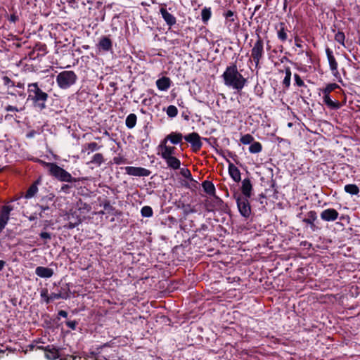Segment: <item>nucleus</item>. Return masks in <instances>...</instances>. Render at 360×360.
I'll list each match as a JSON object with an SVG mask.
<instances>
[{
	"instance_id": "31",
	"label": "nucleus",
	"mask_w": 360,
	"mask_h": 360,
	"mask_svg": "<svg viewBox=\"0 0 360 360\" xmlns=\"http://www.w3.org/2000/svg\"><path fill=\"white\" fill-rule=\"evenodd\" d=\"M100 146L96 142L88 143L82 146V153L87 151V154L89 155L91 153L98 150Z\"/></svg>"
},
{
	"instance_id": "4",
	"label": "nucleus",
	"mask_w": 360,
	"mask_h": 360,
	"mask_svg": "<svg viewBox=\"0 0 360 360\" xmlns=\"http://www.w3.org/2000/svg\"><path fill=\"white\" fill-rule=\"evenodd\" d=\"M78 79L76 73L72 70H64L56 76V83L61 89H68L75 84Z\"/></svg>"
},
{
	"instance_id": "24",
	"label": "nucleus",
	"mask_w": 360,
	"mask_h": 360,
	"mask_svg": "<svg viewBox=\"0 0 360 360\" xmlns=\"http://www.w3.org/2000/svg\"><path fill=\"white\" fill-rule=\"evenodd\" d=\"M202 187L204 191L210 195L215 196L216 189L214 184L208 180H205L202 183Z\"/></svg>"
},
{
	"instance_id": "59",
	"label": "nucleus",
	"mask_w": 360,
	"mask_h": 360,
	"mask_svg": "<svg viewBox=\"0 0 360 360\" xmlns=\"http://www.w3.org/2000/svg\"><path fill=\"white\" fill-rule=\"evenodd\" d=\"M58 315L64 318L68 316V312L64 310H60L58 313Z\"/></svg>"
},
{
	"instance_id": "16",
	"label": "nucleus",
	"mask_w": 360,
	"mask_h": 360,
	"mask_svg": "<svg viewBox=\"0 0 360 360\" xmlns=\"http://www.w3.org/2000/svg\"><path fill=\"white\" fill-rule=\"evenodd\" d=\"M98 48L103 51H110L112 49V41L110 36H102L98 44Z\"/></svg>"
},
{
	"instance_id": "25",
	"label": "nucleus",
	"mask_w": 360,
	"mask_h": 360,
	"mask_svg": "<svg viewBox=\"0 0 360 360\" xmlns=\"http://www.w3.org/2000/svg\"><path fill=\"white\" fill-rule=\"evenodd\" d=\"M98 201L99 202V205L103 206L104 210L108 213H110L115 210V208L111 205L110 201L107 198L98 197Z\"/></svg>"
},
{
	"instance_id": "12",
	"label": "nucleus",
	"mask_w": 360,
	"mask_h": 360,
	"mask_svg": "<svg viewBox=\"0 0 360 360\" xmlns=\"http://www.w3.org/2000/svg\"><path fill=\"white\" fill-rule=\"evenodd\" d=\"M184 139V136L178 131H172L168 135H167L162 141L164 142L169 141L171 143L174 145L180 144V147L181 148V150H183V143L182 140Z\"/></svg>"
},
{
	"instance_id": "42",
	"label": "nucleus",
	"mask_w": 360,
	"mask_h": 360,
	"mask_svg": "<svg viewBox=\"0 0 360 360\" xmlns=\"http://www.w3.org/2000/svg\"><path fill=\"white\" fill-rule=\"evenodd\" d=\"M141 214L143 217H151L153 214V211L151 207L146 205L141 208Z\"/></svg>"
},
{
	"instance_id": "15",
	"label": "nucleus",
	"mask_w": 360,
	"mask_h": 360,
	"mask_svg": "<svg viewBox=\"0 0 360 360\" xmlns=\"http://www.w3.org/2000/svg\"><path fill=\"white\" fill-rule=\"evenodd\" d=\"M338 211L333 208L324 210L321 213V219L326 221H334L338 218Z\"/></svg>"
},
{
	"instance_id": "19",
	"label": "nucleus",
	"mask_w": 360,
	"mask_h": 360,
	"mask_svg": "<svg viewBox=\"0 0 360 360\" xmlns=\"http://www.w3.org/2000/svg\"><path fill=\"white\" fill-rule=\"evenodd\" d=\"M229 163V173L235 182H239L241 180L240 172L233 163L227 160Z\"/></svg>"
},
{
	"instance_id": "38",
	"label": "nucleus",
	"mask_w": 360,
	"mask_h": 360,
	"mask_svg": "<svg viewBox=\"0 0 360 360\" xmlns=\"http://www.w3.org/2000/svg\"><path fill=\"white\" fill-rule=\"evenodd\" d=\"M40 296H41V302H45L46 304H50L52 301L50 297V295H49V290L47 288H42L40 291Z\"/></svg>"
},
{
	"instance_id": "30",
	"label": "nucleus",
	"mask_w": 360,
	"mask_h": 360,
	"mask_svg": "<svg viewBox=\"0 0 360 360\" xmlns=\"http://www.w3.org/2000/svg\"><path fill=\"white\" fill-rule=\"evenodd\" d=\"M281 73L285 75L283 84L285 88H288L290 84L291 71L290 68L285 67L284 69L281 70Z\"/></svg>"
},
{
	"instance_id": "28",
	"label": "nucleus",
	"mask_w": 360,
	"mask_h": 360,
	"mask_svg": "<svg viewBox=\"0 0 360 360\" xmlns=\"http://www.w3.org/2000/svg\"><path fill=\"white\" fill-rule=\"evenodd\" d=\"M285 25L283 22L275 25V30L277 32L278 38L283 41L287 39V33L285 32Z\"/></svg>"
},
{
	"instance_id": "23",
	"label": "nucleus",
	"mask_w": 360,
	"mask_h": 360,
	"mask_svg": "<svg viewBox=\"0 0 360 360\" xmlns=\"http://www.w3.org/2000/svg\"><path fill=\"white\" fill-rule=\"evenodd\" d=\"M252 184L250 182V180L249 179H245L242 181V196L249 197L251 196V191H252Z\"/></svg>"
},
{
	"instance_id": "35",
	"label": "nucleus",
	"mask_w": 360,
	"mask_h": 360,
	"mask_svg": "<svg viewBox=\"0 0 360 360\" xmlns=\"http://www.w3.org/2000/svg\"><path fill=\"white\" fill-rule=\"evenodd\" d=\"M104 162V158L102 153H96L93 155L89 163L94 164L97 167H100Z\"/></svg>"
},
{
	"instance_id": "14",
	"label": "nucleus",
	"mask_w": 360,
	"mask_h": 360,
	"mask_svg": "<svg viewBox=\"0 0 360 360\" xmlns=\"http://www.w3.org/2000/svg\"><path fill=\"white\" fill-rule=\"evenodd\" d=\"M326 53L329 63L330 70H331L332 74L333 75V76L338 77V75H339V72L338 70V62L335 58V56H333V51L330 50V49L329 48H326Z\"/></svg>"
},
{
	"instance_id": "41",
	"label": "nucleus",
	"mask_w": 360,
	"mask_h": 360,
	"mask_svg": "<svg viewBox=\"0 0 360 360\" xmlns=\"http://www.w3.org/2000/svg\"><path fill=\"white\" fill-rule=\"evenodd\" d=\"M166 113L169 117H175L178 114V109L176 106L170 105L167 108Z\"/></svg>"
},
{
	"instance_id": "7",
	"label": "nucleus",
	"mask_w": 360,
	"mask_h": 360,
	"mask_svg": "<svg viewBox=\"0 0 360 360\" xmlns=\"http://www.w3.org/2000/svg\"><path fill=\"white\" fill-rule=\"evenodd\" d=\"M184 140L191 144L193 153H198L202 147L201 137L197 132H192L184 136Z\"/></svg>"
},
{
	"instance_id": "39",
	"label": "nucleus",
	"mask_w": 360,
	"mask_h": 360,
	"mask_svg": "<svg viewBox=\"0 0 360 360\" xmlns=\"http://www.w3.org/2000/svg\"><path fill=\"white\" fill-rule=\"evenodd\" d=\"M212 11L210 8L205 7L201 11V18L204 23H206L211 18Z\"/></svg>"
},
{
	"instance_id": "53",
	"label": "nucleus",
	"mask_w": 360,
	"mask_h": 360,
	"mask_svg": "<svg viewBox=\"0 0 360 360\" xmlns=\"http://www.w3.org/2000/svg\"><path fill=\"white\" fill-rule=\"evenodd\" d=\"M113 162L116 165H121L125 162V159L121 156L114 157Z\"/></svg>"
},
{
	"instance_id": "46",
	"label": "nucleus",
	"mask_w": 360,
	"mask_h": 360,
	"mask_svg": "<svg viewBox=\"0 0 360 360\" xmlns=\"http://www.w3.org/2000/svg\"><path fill=\"white\" fill-rule=\"evenodd\" d=\"M180 174L185 178L193 181V177L191 171L187 168H181L180 170Z\"/></svg>"
},
{
	"instance_id": "51",
	"label": "nucleus",
	"mask_w": 360,
	"mask_h": 360,
	"mask_svg": "<svg viewBox=\"0 0 360 360\" xmlns=\"http://www.w3.org/2000/svg\"><path fill=\"white\" fill-rule=\"evenodd\" d=\"M73 187L72 184H63L61 186L60 191L65 193H70V189Z\"/></svg>"
},
{
	"instance_id": "36",
	"label": "nucleus",
	"mask_w": 360,
	"mask_h": 360,
	"mask_svg": "<svg viewBox=\"0 0 360 360\" xmlns=\"http://www.w3.org/2000/svg\"><path fill=\"white\" fill-rule=\"evenodd\" d=\"M344 190L351 195H357L359 193V188L356 184H347L345 186Z\"/></svg>"
},
{
	"instance_id": "40",
	"label": "nucleus",
	"mask_w": 360,
	"mask_h": 360,
	"mask_svg": "<svg viewBox=\"0 0 360 360\" xmlns=\"http://www.w3.org/2000/svg\"><path fill=\"white\" fill-rule=\"evenodd\" d=\"M335 40L338 42L340 44H341L342 46H344L345 48H346V44H345V34L341 32V31H338L335 34Z\"/></svg>"
},
{
	"instance_id": "17",
	"label": "nucleus",
	"mask_w": 360,
	"mask_h": 360,
	"mask_svg": "<svg viewBox=\"0 0 360 360\" xmlns=\"http://www.w3.org/2000/svg\"><path fill=\"white\" fill-rule=\"evenodd\" d=\"M159 148L161 150V157L162 159L167 158L169 157L174 156L175 153L176 148L174 146H167V142L161 141Z\"/></svg>"
},
{
	"instance_id": "18",
	"label": "nucleus",
	"mask_w": 360,
	"mask_h": 360,
	"mask_svg": "<svg viewBox=\"0 0 360 360\" xmlns=\"http://www.w3.org/2000/svg\"><path fill=\"white\" fill-rule=\"evenodd\" d=\"M35 274L40 278H49L53 275V270L48 267L39 266L35 269Z\"/></svg>"
},
{
	"instance_id": "47",
	"label": "nucleus",
	"mask_w": 360,
	"mask_h": 360,
	"mask_svg": "<svg viewBox=\"0 0 360 360\" xmlns=\"http://www.w3.org/2000/svg\"><path fill=\"white\" fill-rule=\"evenodd\" d=\"M338 85L337 84H329L326 86V87L323 89V94H329L330 91H333L335 89L338 88Z\"/></svg>"
},
{
	"instance_id": "32",
	"label": "nucleus",
	"mask_w": 360,
	"mask_h": 360,
	"mask_svg": "<svg viewBox=\"0 0 360 360\" xmlns=\"http://www.w3.org/2000/svg\"><path fill=\"white\" fill-rule=\"evenodd\" d=\"M38 184H39V181L37 180V181H34L28 188V189L26 191L25 195V198H27V199L32 198V197H34L36 195V193L38 191V187H37Z\"/></svg>"
},
{
	"instance_id": "6",
	"label": "nucleus",
	"mask_w": 360,
	"mask_h": 360,
	"mask_svg": "<svg viewBox=\"0 0 360 360\" xmlns=\"http://www.w3.org/2000/svg\"><path fill=\"white\" fill-rule=\"evenodd\" d=\"M54 198L55 195L53 193H50L47 195L43 196L38 204H37V207H39L41 212L39 213V217L41 218L44 217L46 214V211H48L51 209L52 206L54 205Z\"/></svg>"
},
{
	"instance_id": "22",
	"label": "nucleus",
	"mask_w": 360,
	"mask_h": 360,
	"mask_svg": "<svg viewBox=\"0 0 360 360\" xmlns=\"http://www.w3.org/2000/svg\"><path fill=\"white\" fill-rule=\"evenodd\" d=\"M307 217L303 219L302 221L309 224L310 228L312 231H315L316 229V226L314 224V221L317 219V214L315 211H309L307 214Z\"/></svg>"
},
{
	"instance_id": "50",
	"label": "nucleus",
	"mask_w": 360,
	"mask_h": 360,
	"mask_svg": "<svg viewBox=\"0 0 360 360\" xmlns=\"http://www.w3.org/2000/svg\"><path fill=\"white\" fill-rule=\"evenodd\" d=\"M7 19L9 22L15 23L19 20V17L16 12H13L12 14L8 16Z\"/></svg>"
},
{
	"instance_id": "63",
	"label": "nucleus",
	"mask_w": 360,
	"mask_h": 360,
	"mask_svg": "<svg viewBox=\"0 0 360 360\" xmlns=\"http://www.w3.org/2000/svg\"><path fill=\"white\" fill-rule=\"evenodd\" d=\"M6 265V262L4 260H0V271L3 270Z\"/></svg>"
},
{
	"instance_id": "55",
	"label": "nucleus",
	"mask_w": 360,
	"mask_h": 360,
	"mask_svg": "<svg viewBox=\"0 0 360 360\" xmlns=\"http://www.w3.org/2000/svg\"><path fill=\"white\" fill-rule=\"evenodd\" d=\"M79 223H80L79 219L75 223L69 221L65 226L68 229H72L75 228Z\"/></svg>"
},
{
	"instance_id": "33",
	"label": "nucleus",
	"mask_w": 360,
	"mask_h": 360,
	"mask_svg": "<svg viewBox=\"0 0 360 360\" xmlns=\"http://www.w3.org/2000/svg\"><path fill=\"white\" fill-rule=\"evenodd\" d=\"M136 121H137V116L134 113L129 114L127 117L126 120H125L126 127L129 129H133L136 124Z\"/></svg>"
},
{
	"instance_id": "49",
	"label": "nucleus",
	"mask_w": 360,
	"mask_h": 360,
	"mask_svg": "<svg viewBox=\"0 0 360 360\" xmlns=\"http://www.w3.org/2000/svg\"><path fill=\"white\" fill-rule=\"evenodd\" d=\"M66 326L72 330H76L77 326L78 325V321L73 320H69L65 322Z\"/></svg>"
},
{
	"instance_id": "61",
	"label": "nucleus",
	"mask_w": 360,
	"mask_h": 360,
	"mask_svg": "<svg viewBox=\"0 0 360 360\" xmlns=\"http://www.w3.org/2000/svg\"><path fill=\"white\" fill-rule=\"evenodd\" d=\"M49 345L46 347L44 346H37L36 349L43 350L44 353L46 352V349H48Z\"/></svg>"
},
{
	"instance_id": "27",
	"label": "nucleus",
	"mask_w": 360,
	"mask_h": 360,
	"mask_svg": "<svg viewBox=\"0 0 360 360\" xmlns=\"http://www.w3.org/2000/svg\"><path fill=\"white\" fill-rule=\"evenodd\" d=\"M168 166L173 169H178L181 166V161L174 156L169 157L164 159Z\"/></svg>"
},
{
	"instance_id": "10",
	"label": "nucleus",
	"mask_w": 360,
	"mask_h": 360,
	"mask_svg": "<svg viewBox=\"0 0 360 360\" xmlns=\"http://www.w3.org/2000/svg\"><path fill=\"white\" fill-rule=\"evenodd\" d=\"M126 174L134 176H148L151 172L144 167L127 166L124 167Z\"/></svg>"
},
{
	"instance_id": "13",
	"label": "nucleus",
	"mask_w": 360,
	"mask_h": 360,
	"mask_svg": "<svg viewBox=\"0 0 360 360\" xmlns=\"http://www.w3.org/2000/svg\"><path fill=\"white\" fill-rule=\"evenodd\" d=\"M160 13L165 23L169 27V28L176 23V17L167 10L166 4H164V6L160 7Z\"/></svg>"
},
{
	"instance_id": "48",
	"label": "nucleus",
	"mask_w": 360,
	"mask_h": 360,
	"mask_svg": "<svg viewBox=\"0 0 360 360\" xmlns=\"http://www.w3.org/2000/svg\"><path fill=\"white\" fill-rule=\"evenodd\" d=\"M3 83L5 86H15V82L12 79H11L8 76H4L2 77Z\"/></svg>"
},
{
	"instance_id": "44",
	"label": "nucleus",
	"mask_w": 360,
	"mask_h": 360,
	"mask_svg": "<svg viewBox=\"0 0 360 360\" xmlns=\"http://www.w3.org/2000/svg\"><path fill=\"white\" fill-rule=\"evenodd\" d=\"M258 202L260 204L259 209L265 208L268 205V198L266 195L261 193L259 196Z\"/></svg>"
},
{
	"instance_id": "5",
	"label": "nucleus",
	"mask_w": 360,
	"mask_h": 360,
	"mask_svg": "<svg viewBox=\"0 0 360 360\" xmlns=\"http://www.w3.org/2000/svg\"><path fill=\"white\" fill-rule=\"evenodd\" d=\"M233 197L236 200L240 214L245 218L249 217L251 214V207L248 200L249 197L242 196L240 193H235Z\"/></svg>"
},
{
	"instance_id": "64",
	"label": "nucleus",
	"mask_w": 360,
	"mask_h": 360,
	"mask_svg": "<svg viewBox=\"0 0 360 360\" xmlns=\"http://www.w3.org/2000/svg\"><path fill=\"white\" fill-rule=\"evenodd\" d=\"M204 141H205L206 142H207L208 143H210V145L212 144L211 143V140H212V138H203L202 139Z\"/></svg>"
},
{
	"instance_id": "2",
	"label": "nucleus",
	"mask_w": 360,
	"mask_h": 360,
	"mask_svg": "<svg viewBox=\"0 0 360 360\" xmlns=\"http://www.w3.org/2000/svg\"><path fill=\"white\" fill-rule=\"evenodd\" d=\"M222 77L226 86L232 87L237 91L242 90L247 82V79L238 71L235 63L226 67Z\"/></svg>"
},
{
	"instance_id": "37",
	"label": "nucleus",
	"mask_w": 360,
	"mask_h": 360,
	"mask_svg": "<svg viewBox=\"0 0 360 360\" xmlns=\"http://www.w3.org/2000/svg\"><path fill=\"white\" fill-rule=\"evenodd\" d=\"M323 102L330 108H339V103L338 102H334L332 101L330 98L329 94H323Z\"/></svg>"
},
{
	"instance_id": "43",
	"label": "nucleus",
	"mask_w": 360,
	"mask_h": 360,
	"mask_svg": "<svg viewBox=\"0 0 360 360\" xmlns=\"http://www.w3.org/2000/svg\"><path fill=\"white\" fill-rule=\"evenodd\" d=\"M262 146L259 142H254L249 147V151L251 153H258L262 150Z\"/></svg>"
},
{
	"instance_id": "3",
	"label": "nucleus",
	"mask_w": 360,
	"mask_h": 360,
	"mask_svg": "<svg viewBox=\"0 0 360 360\" xmlns=\"http://www.w3.org/2000/svg\"><path fill=\"white\" fill-rule=\"evenodd\" d=\"M43 164L49 168V173L51 176L61 182L76 183L79 181V179L73 177L70 173L58 166L56 162H46Z\"/></svg>"
},
{
	"instance_id": "29",
	"label": "nucleus",
	"mask_w": 360,
	"mask_h": 360,
	"mask_svg": "<svg viewBox=\"0 0 360 360\" xmlns=\"http://www.w3.org/2000/svg\"><path fill=\"white\" fill-rule=\"evenodd\" d=\"M277 150L282 155H286L290 150V144L287 141L281 140L277 146Z\"/></svg>"
},
{
	"instance_id": "58",
	"label": "nucleus",
	"mask_w": 360,
	"mask_h": 360,
	"mask_svg": "<svg viewBox=\"0 0 360 360\" xmlns=\"http://www.w3.org/2000/svg\"><path fill=\"white\" fill-rule=\"evenodd\" d=\"M81 205H82V206L79 207V209L86 210L87 211H89L91 210V206L89 204H87L86 202H84V203L81 202Z\"/></svg>"
},
{
	"instance_id": "1",
	"label": "nucleus",
	"mask_w": 360,
	"mask_h": 360,
	"mask_svg": "<svg viewBox=\"0 0 360 360\" xmlns=\"http://www.w3.org/2000/svg\"><path fill=\"white\" fill-rule=\"evenodd\" d=\"M27 101H30L34 108L40 111L46 108L49 94L44 91L38 82L30 83L27 85Z\"/></svg>"
},
{
	"instance_id": "20",
	"label": "nucleus",
	"mask_w": 360,
	"mask_h": 360,
	"mask_svg": "<svg viewBox=\"0 0 360 360\" xmlns=\"http://www.w3.org/2000/svg\"><path fill=\"white\" fill-rule=\"evenodd\" d=\"M172 85V81L170 78L167 77H162L156 81V86L160 91L168 90Z\"/></svg>"
},
{
	"instance_id": "21",
	"label": "nucleus",
	"mask_w": 360,
	"mask_h": 360,
	"mask_svg": "<svg viewBox=\"0 0 360 360\" xmlns=\"http://www.w3.org/2000/svg\"><path fill=\"white\" fill-rule=\"evenodd\" d=\"M44 356L48 360H56L60 357L59 349H56L53 345H49Z\"/></svg>"
},
{
	"instance_id": "52",
	"label": "nucleus",
	"mask_w": 360,
	"mask_h": 360,
	"mask_svg": "<svg viewBox=\"0 0 360 360\" xmlns=\"http://www.w3.org/2000/svg\"><path fill=\"white\" fill-rule=\"evenodd\" d=\"M294 78H295V83H296V84L298 86H304V82L302 81V79H301V77H300L299 75L295 74Z\"/></svg>"
},
{
	"instance_id": "60",
	"label": "nucleus",
	"mask_w": 360,
	"mask_h": 360,
	"mask_svg": "<svg viewBox=\"0 0 360 360\" xmlns=\"http://www.w3.org/2000/svg\"><path fill=\"white\" fill-rule=\"evenodd\" d=\"M207 230H208V226H207V224H202L200 226V229H199V231H200H200H207Z\"/></svg>"
},
{
	"instance_id": "62",
	"label": "nucleus",
	"mask_w": 360,
	"mask_h": 360,
	"mask_svg": "<svg viewBox=\"0 0 360 360\" xmlns=\"http://www.w3.org/2000/svg\"><path fill=\"white\" fill-rule=\"evenodd\" d=\"M37 346L34 344H30L27 346V348L30 351H32L34 350V349H36Z\"/></svg>"
},
{
	"instance_id": "57",
	"label": "nucleus",
	"mask_w": 360,
	"mask_h": 360,
	"mask_svg": "<svg viewBox=\"0 0 360 360\" xmlns=\"http://www.w3.org/2000/svg\"><path fill=\"white\" fill-rule=\"evenodd\" d=\"M37 134V131L34 129H32L30 130V131H28L26 134V137L27 139H32L33 137H34V136L36 135Z\"/></svg>"
},
{
	"instance_id": "56",
	"label": "nucleus",
	"mask_w": 360,
	"mask_h": 360,
	"mask_svg": "<svg viewBox=\"0 0 360 360\" xmlns=\"http://www.w3.org/2000/svg\"><path fill=\"white\" fill-rule=\"evenodd\" d=\"M5 110L7 112H18V109L17 107L13 106V105H7L6 107Z\"/></svg>"
},
{
	"instance_id": "9",
	"label": "nucleus",
	"mask_w": 360,
	"mask_h": 360,
	"mask_svg": "<svg viewBox=\"0 0 360 360\" xmlns=\"http://www.w3.org/2000/svg\"><path fill=\"white\" fill-rule=\"evenodd\" d=\"M13 207L11 205H3L0 210V232L5 228L10 219L11 212Z\"/></svg>"
},
{
	"instance_id": "11",
	"label": "nucleus",
	"mask_w": 360,
	"mask_h": 360,
	"mask_svg": "<svg viewBox=\"0 0 360 360\" xmlns=\"http://www.w3.org/2000/svg\"><path fill=\"white\" fill-rule=\"evenodd\" d=\"M222 15L225 18V24L228 28L231 29V27H237L238 23L236 12L231 10H225Z\"/></svg>"
},
{
	"instance_id": "8",
	"label": "nucleus",
	"mask_w": 360,
	"mask_h": 360,
	"mask_svg": "<svg viewBox=\"0 0 360 360\" xmlns=\"http://www.w3.org/2000/svg\"><path fill=\"white\" fill-rule=\"evenodd\" d=\"M263 41L259 37H258V39L255 43L254 46L251 51V58L255 62L256 67L258 66L259 60L263 56Z\"/></svg>"
},
{
	"instance_id": "26",
	"label": "nucleus",
	"mask_w": 360,
	"mask_h": 360,
	"mask_svg": "<svg viewBox=\"0 0 360 360\" xmlns=\"http://www.w3.org/2000/svg\"><path fill=\"white\" fill-rule=\"evenodd\" d=\"M69 292H70L69 289L65 290L63 288H61V290L59 292H58V293L51 292L50 294L51 301H53L54 300H58V299L67 300L68 298L70 297Z\"/></svg>"
},
{
	"instance_id": "54",
	"label": "nucleus",
	"mask_w": 360,
	"mask_h": 360,
	"mask_svg": "<svg viewBox=\"0 0 360 360\" xmlns=\"http://www.w3.org/2000/svg\"><path fill=\"white\" fill-rule=\"evenodd\" d=\"M39 236L41 238L44 239V240H51V233H48V232H41L40 234H39Z\"/></svg>"
},
{
	"instance_id": "45",
	"label": "nucleus",
	"mask_w": 360,
	"mask_h": 360,
	"mask_svg": "<svg viewBox=\"0 0 360 360\" xmlns=\"http://www.w3.org/2000/svg\"><path fill=\"white\" fill-rule=\"evenodd\" d=\"M240 141L243 144L248 145L254 141V138L252 135L247 134L242 136Z\"/></svg>"
},
{
	"instance_id": "34",
	"label": "nucleus",
	"mask_w": 360,
	"mask_h": 360,
	"mask_svg": "<svg viewBox=\"0 0 360 360\" xmlns=\"http://www.w3.org/2000/svg\"><path fill=\"white\" fill-rule=\"evenodd\" d=\"M217 153L219 155H221L223 158H224L226 159V161H227V160H229L226 158V157H229V158H232V159L235 161V162H236L237 165L238 164V162L237 161L238 156H237V155H236V154H235L234 153L231 152V151H229V150H225V151H224V150H221L220 151H219V150H217Z\"/></svg>"
}]
</instances>
